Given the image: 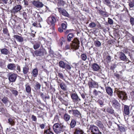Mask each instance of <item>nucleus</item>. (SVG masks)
<instances>
[{"mask_svg":"<svg viewBox=\"0 0 134 134\" xmlns=\"http://www.w3.org/2000/svg\"><path fill=\"white\" fill-rule=\"evenodd\" d=\"M118 127L119 130L121 132H123L125 131L126 128L122 126H120L119 125H118Z\"/></svg>","mask_w":134,"mask_h":134,"instance_id":"nucleus-30","label":"nucleus"},{"mask_svg":"<svg viewBox=\"0 0 134 134\" xmlns=\"http://www.w3.org/2000/svg\"><path fill=\"white\" fill-rule=\"evenodd\" d=\"M58 76L61 78H63V75L62 74L59 73L58 74Z\"/></svg>","mask_w":134,"mask_h":134,"instance_id":"nucleus-63","label":"nucleus"},{"mask_svg":"<svg viewBox=\"0 0 134 134\" xmlns=\"http://www.w3.org/2000/svg\"><path fill=\"white\" fill-rule=\"evenodd\" d=\"M129 5L130 8H133L134 7V2H130L129 4Z\"/></svg>","mask_w":134,"mask_h":134,"instance_id":"nucleus-49","label":"nucleus"},{"mask_svg":"<svg viewBox=\"0 0 134 134\" xmlns=\"http://www.w3.org/2000/svg\"><path fill=\"white\" fill-rule=\"evenodd\" d=\"M119 58L121 60L125 61L128 59L124 53L122 52H119Z\"/></svg>","mask_w":134,"mask_h":134,"instance_id":"nucleus-15","label":"nucleus"},{"mask_svg":"<svg viewBox=\"0 0 134 134\" xmlns=\"http://www.w3.org/2000/svg\"><path fill=\"white\" fill-rule=\"evenodd\" d=\"M117 94L118 97L122 100H125L127 99V94L125 92L118 91Z\"/></svg>","mask_w":134,"mask_h":134,"instance_id":"nucleus-5","label":"nucleus"},{"mask_svg":"<svg viewBox=\"0 0 134 134\" xmlns=\"http://www.w3.org/2000/svg\"><path fill=\"white\" fill-rule=\"evenodd\" d=\"M24 5L26 6H27L28 5V2L26 0H24Z\"/></svg>","mask_w":134,"mask_h":134,"instance_id":"nucleus-60","label":"nucleus"},{"mask_svg":"<svg viewBox=\"0 0 134 134\" xmlns=\"http://www.w3.org/2000/svg\"><path fill=\"white\" fill-rule=\"evenodd\" d=\"M92 70L94 71H97L100 69L99 66L97 64L94 63L93 64L92 66Z\"/></svg>","mask_w":134,"mask_h":134,"instance_id":"nucleus-14","label":"nucleus"},{"mask_svg":"<svg viewBox=\"0 0 134 134\" xmlns=\"http://www.w3.org/2000/svg\"><path fill=\"white\" fill-rule=\"evenodd\" d=\"M70 112L73 113V114L77 117H79L81 116L80 112L77 110H70Z\"/></svg>","mask_w":134,"mask_h":134,"instance_id":"nucleus-22","label":"nucleus"},{"mask_svg":"<svg viewBox=\"0 0 134 134\" xmlns=\"http://www.w3.org/2000/svg\"><path fill=\"white\" fill-rule=\"evenodd\" d=\"M81 97L83 99H85V96L82 93L81 94Z\"/></svg>","mask_w":134,"mask_h":134,"instance_id":"nucleus-64","label":"nucleus"},{"mask_svg":"<svg viewBox=\"0 0 134 134\" xmlns=\"http://www.w3.org/2000/svg\"><path fill=\"white\" fill-rule=\"evenodd\" d=\"M0 51L2 54L5 55H7L9 52L8 50L6 48L1 49Z\"/></svg>","mask_w":134,"mask_h":134,"instance_id":"nucleus-23","label":"nucleus"},{"mask_svg":"<svg viewBox=\"0 0 134 134\" xmlns=\"http://www.w3.org/2000/svg\"><path fill=\"white\" fill-rule=\"evenodd\" d=\"M12 92V94L15 96L16 97L18 95V92L14 90V88L13 87H10L8 88Z\"/></svg>","mask_w":134,"mask_h":134,"instance_id":"nucleus-20","label":"nucleus"},{"mask_svg":"<svg viewBox=\"0 0 134 134\" xmlns=\"http://www.w3.org/2000/svg\"><path fill=\"white\" fill-rule=\"evenodd\" d=\"M67 23L66 21H64L63 23L62 24V29H63L65 30V29L67 27ZM64 32L66 33V34L67 31L65 30Z\"/></svg>","mask_w":134,"mask_h":134,"instance_id":"nucleus-26","label":"nucleus"},{"mask_svg":"<svg viewBox=\"0 0 134 134\" xmlns=\"http://www.w3.org/2000/svg\"><path fill=\"white\" fill-rule=\"evenodd\" d=\"M3 33L4 34L7 35L8 36V38H10V35L9 33L8 32V30L7 28H4L3 29Z\"/></svg>","mask_w":134,"mask_h":134,"instance_id":"nucleus-34","label":"nucleus"},{"mask_svg":"<svg viewBox=\"0 0 134 134\" xmlns=\"http://www.w3.org/2000/svg\"><path fill=\"white\" fill-rule=\"evenodd\" d=\"M96 124L100 128H103V125L102 122L99 121H97L96 122Z\"/></svg>","mask_w":134,"mask_h":134,"instance_id":"nucleus-32","label":"nucleus"},{"mask_svg":"<svg viewBox=\"0 0 134 134\" xmlns=\"http://www.w3.org/2000/svg\"><path fill=\"white\" fill-rule=\"evenodd\" d=\"M21 9V6L19 5L15 6L12 9V12L14 13H16L19 11Z\"/></svg>","mask_w":134,"mask_h":134,"instance_id":"nucleus-10","label":"nucleus"},{"mask_svg":"<svg viewBox=\"0 0 134 134\" xmlns=\"http://www.w3.org/2000/svg\"><path fill=\"white\" fill-rule=\"evenodd\" d=\"M114 76H115L116 78L118 79H119L120 77V75L118 74L115 73L114 74Z\"/></svg>","mask_w":134,"mask_h":134,"instance_id":"nucleus-56","label":"nucleus"},{"mask_svg":"<svg viewBox=\"0 0 134 134\" xmlns=\"http://www.w3.org/2000/svg\"><path fill=\"white\" fill-rule=\"evenodd\" d=\"M76 124V122L75 120H72L70 123L71 127L72 128H74Z\"/></svg>","mask_w":134,"mask_h":134,"instance_id":"nucleus-38","label":"nucleus"},{"mask_svg":"<svg viewBox=\"0 0 134 134\" xmlns=\"http://www.w3.org/2000/svg\"><path fill=\"white\" fill-rule=\"evenodd\" d=\"M31 2L33 5L37 8H41L44 5L42 2L39 1H33Z\"/></svg>","mask_w":134,"mask_h":134,"instance_id":"nucleus-9","label":"nucleus"},{"mask_svg":"<svg viewBox=\"0 0 134 134\" xmlns=\"http://www.w3.org/2000/svg\"><path fill=\"white\" fill-rule=\"evenodd\" d=\"M74 35L73 34H69L68 35V41L70 42L72 40V43H70L71 47L74 50L78 49L80 47V41L76 38H73Z\"/></svg>","mask_w":134,"mask_h":134,"instance_id":"nucleus-1","label":"nucleus"},{"mask_svg":"<svg viewBox=\"0 0 134 134\" xmlns=\"http://www.w3.org/2000/svg\"><path fill=\"white\" fill-rule=\"evenodd\" d=\"M94 44L96 46L99 47L101 45V43L99 41L96 40L94 42Z\"/></svg>","mask_w":134,"mask_h":134,"instance_id":"nucleus-39","label":"nucleus"},{"mask_svg":"<svg viewBox=\"0 0 134 134\" xmlns=\"http://www.w3.org/2000/svg\"><path fill=\"white\" fill-rule=\"evenodd\" d=\"M71 97L72 99L75 100L77 101H79L81 100L79 98L76 94H72L71 95Z\"/></svg>","mask_w":134,"mask_h":134,"instance_id":"nucleus-21","label":"nucleus"},{"mask_svg":"<svg viewBox=\"0 0 134 134\" xmlns=\"http://www.w3.org/2000/svg\"><path fill=\"white\" fill-rule=\"evenodd\" d=\"M17 75L15 74H11L9 75L8 79L10 82H15L16 79Z\"/></svg>","mask_w":134,"mask_h":134,"instance_id":"nucleus-8","label":"nucleus"},{"mask_svg":"<svg viewBox=\"0 0 134 134\" xmlns=\"http://www.w3.org/2000/svg\"><path fill=\"white\" fill-rule=\"evenodd\" d=\"M94 92L96 96H98L101 94H102L101 92L99 91H97L96 90L94 91Z\"/></svg>","mask_w":134,"mask_h":134,"instance_id":"nucleus-43","label":"nucleus"},{"mask_svg":"<svg viewBox=\"0 0 134 134\" xmlns=\"http://www.w3.org/2000/svg\"><path fill=\"white\" fill-rule=\"evenodd\" d=\"M107 110L108 112L111 114H113L114 113L113 109L111 108H108L107 109Z\"/></svg>","mask_w":134,"mask_h":134,"instance_id":"nucleus-37","label":"nucleus"},{"mask_svg":"<svg viewBox=\"0 0 134 134\" xmlns=\"http://www.w3.org/2000/svg\"><path fill=\"white\" fill-rule=\"evenodd\" d=\"M130 22L132 26L134 25V18H131L130 19Z\"/></svg>","mask_w":134,"mask_h":134,"instance_id":"nucleus-48","label":"nucleus"},{"mask_svg":"<svg viewBox=\"0 0 134 134\" xmlns=\"http://www.w3.org/2000/svg\"><path fill=\"white\" fill-rule=\"evenodd\" d=\"M62 41L64 42V39L63 38H62L61 39L59 40V42L58 43L59 45L62 46V45L63 44V42Z\"/></svg>","mask_w":134,"mask_h":134,"instance_id":"nucleus-47","label":"nucleus"},{"mask_svg":"<svg viewBox=\"0 0 134 134\" xmlns=\"http://www.w3.org/2000/svg\"><path fill=\"white\" fill-rule=\"evenodd\" d=\"M108 22L109 23L110 25L112 24H113V20L110 18H108Z\"/></svg>","mask_w":134,"mask_h":134,"instance_id":"nucleus-51","label":"nucleus"},{"mask_svg":"<svg viewBox=\"0 0 134 134\" xmlns=\"http://www.w3.org/2000/svg\"><path fill=\"white\" fill-rule=\"evenodd\" d=\"M41 43L40 42H37L35 43L33 46L34 48L35 49H38L40 46Z\"/></svg>","mask_w":134,"mask_h":134,"instance_id":"nucleus-33","label":"nucleus"},{"mask_svg":"<svg viewBox=\"0 0 134 134\" xmlns=\"http://www.w3.org/2000/svg\"><path fill=\"white\" fill-rule=\"evenodd\" d=\"M58 3L60 5H63L64 4V2L63 0H60L58 2Z\"/></svg>","mask_w":134,"mask_h":134,"instance_id":"nucleus-52","label":"nucleus"},{"mask_svg":"<svg viewBox=\"0 0 134 134\" xmlns=\"http://www.w3.org/2000/svg\"><path fill=\"white\" fill-rule=\"evenodd\" d=\"M103 1L104 4L108 6L110 5V0H103Z\"/></svg>","mask_w":134,"mask_h":134,"instance_id":"nucleus-40","label":"nucleus"},{"mask_svg":"<svg viewBox=\"0 0 134 134\" xmlns=\"http://www.w3.org/2000/svg\"><path fill=\"white\" fill-rule=\"evenodd\" d=\"M130 106L125 105L124 107V114L126 115H129L130 114Z\"/></svg>","mask_w":134,"mask_h":134,"instance_id":"nucleus-11","label":"nucleus"},{"mask_svg":"<svg viewBox=\"0 0 134 134\" xmlns=\"http://www.w3.org/2000/svg\"><path fill=\"white\" fill-rule=\"evenodd\" d=\"M47 21L49 25H51L53 26H54L55 25L56 20L54 17L51 16L47 18Z\"/></svg>","mask_w":134,"mask_h":134,"instance_id":"nucleus-6","label":"nucleus"},{"mask_svg":"<svg viewBox=\"0 0 134 134\" xmlns=\"http://www.w3.org/2000/svg\"><path fill=\"white\" fill-rule=\"evenodd\" d=\"M32 75L34 77H36L38 75V70L37 69H34L32 72Z\"/></svg>","mask_w":134,"mask_h":134,"instance_id":"nucleus-29","label":"nucleus"},{"mask_svg":"<svg viewBox=\"0 0 134 134\" xmlns=\"http://www.w3.org/2000/svg\"><path fill=\"white\" fill-rule=\"evenodd\" d=\"M74 134H83L84 132L80 128L76 129L74 132Z\"/></svg>","mask_w":134,"mask_h":134,"instance_id":"nucleus-24","label":"nucleus"},{"mask_svg":"<svg viewBox=\"0 0 134 134\" xmlns=\"http://www.w3.org/2000/svg\"><path fill=\"white\" fill-rule=\"evenodd\" d=\"M32 25L36 27H41V26L40 23L37 24L36 23L34 22L33 23Z\"/></svg>","mask_w":134,"mask_h":134,"instance_id":"nucleus-42","label":"nucleus"},{"mask_svg":"<svg viewBox=\"0 0 134 134\" xmlns=\"http://www.w3.org/2000/svg\"><path fill=\"white\" fill-rule=\"evenodd\" d=\"M45 125L44 124H42L40 125V127L42 129H44V128Z\"/></svg>","mask_w":134,"mask_h":134,"instance_id":"nucleus-57","label":"nucleus"},{"mask_svg":"<svg viewBox=\"0 0 134 134\" xmlns=\"http://www.w3.org/2000/svg\"><path fill=\"white\" fill-rule=\"evenodd\" d=\"M31 53L32 54L33 56L35 57L36 56H42L44 55V53L46 52L45 50L43 48H40V49L38 50H36L34 52L33 50H31Z\"/></svg>","mask_w":134,"mask_h":134,"instance_id":"nucleus-3","label":"nucleus"},{"mask_svg":"<svg viewBox=\"0 0 134 134\" xmlns=\"http://www.w3.org/2000/svg\"><path fill=\"white\" fill-rule=\"evenodd\" d=\"M63 29L61 28L60 27L58 29V30L59 32H63Z\"/></svg>","mask_w":134,"mask_h":134,"instance_id":"nucleus-62","label":"nucleus"},{"mask_svg":"<svg viewBox=\"0 0 134 134\" xmlns=\"http://www.w3.org/2000/svg\"><path fill=\"white\" fill-rule=\"evenodd\" d=\"M112 105L113 107L118 109H119L120 107V104L117 100L115 99L113 100L112 101Z\"/></svg>","mask_w":134,"mask_h":134,"instance_id":"nucleus-7","label":"nucleus"},{"mask_svg":"<svg viewBox=\"0 0 134 134\" xmlns=\"http://www.w3.org/2000/svg\"><path fill=\"white\" fill-rule=\"evenodd\" d=\"M59 66L61 67L64 68L65 67V65L63 61H60L59 62Z\"/></svg>","mask_w":134,"mask_h":134,"instance_id":"nucleus-41","label":"nucleus"},{"mask_svg":"<svg viewBox=\"0 0 134 134\" xmlns=\"http://www.w3.org/2000/svg\"><path fill=\"white\" fill-rule=\"evenodd\" d=\"M98 103L101 105H104L103 102L100 100H99L98 101Z\"/></svg>","mask_w":134,"mask_h":134,"instance_id":"nucleus-54","label":"nucleus"},{"mask_svg":"<svg viewBox=\"0 0 134 134\" xmlns=\"http://www.w3.org/2000/svg\"><path fill=\"white\" fill-rule=\"evenodd\" d=\"M81 56V59L82 60L84 61L86 60L87 59V56L85 53L82 54Z\"/></svg>","mask_w":134,"mask_h":134,"instance_id":"nucleus-36","label":"nucleus"},{"mask_svg":"<svg viewBox=\"0 0 134 134\" xmlns=\"http://www.w3.org/2000/svg\"><path fill=\"white\" fill-rule=\"evenodd\" d=\"M31 118L32 120L34 121H36L37 120V118L34 115H32L31 116Z\"/></svg>","mask_w":134,"mask_h":134,"instance_id":"nucleus-53","label":"nucleus"},{"mask_svg":"<svg viewBox=\"0 0 134 134\" xmlns=\"http://www.w3.org/2000/svg\"><path fill=\"white\" fill-rule=\"evenodd\" d=\"M64 118L66 121H67V114H66L64 115Z\"/></svg>","mask_w":134,"mask_h":134,"instance_id":"nucleus-61","label":"nucleus"},{"mask_svg":"<svg viewBox=\"0 0 134 134\" xmlns=\"http://www.w3.org/2000/svg\"><path fill=\"white\" fill-rule=\"evenodd\" d=\"M96 24L93 22H92L89 25V26L91 28H93L96 26Z\"/></svg>","mask_w":134,"mask_h":134,"instance_id":"nucleus-45","label":"nucleus"},{"mask_svg":"<svg viewBox=\"0 0 134 134\" xmlns=\"http://www.w3.org/2000/svg\"><path fill=\"white\" fill-rule=\"evenodd\" d=\"M8 123L12 126L14 125L15 124V122L13 118H10L8 119Z\"/></svg>","mask_w":134,"mask_h":134,"instance_id":"nucleus-27","label":"nucleus"},{"mask_svg":"<svg viewBox=\"0 0 134 134\" xmlns=\"http://www.w3.org/2000/svg\"><path fill=\"white\" fill-rule=\"evenodd\" d=\"M88 84L90 87L91 88H96L98 86V83L97 82L92 81H89Z\"/></svg>","mask_w":134,"mask_h":134,"instance_id":"nucleus-12","label":"nucleus"},{"mask_svg":"<svg viewBox=\"0 0 134 134\" xmlns=\"http://www.w3.org/2000/svg\"><path fill=\"white\" fill-rule=\"evenodd\" d=\"M58 9L60 13L65 16H67V12L65 10L62 8H59Z\"/></svg>","mask_w":134,"mask_h":134,"instance_id":"nucleus-17","label":"nucleus"},{"mask_svg":"<svg viewBox=\"0 0 134 134\" xmlns=\"http://www.w3.org/2000/svg\"><path fill=\"white\" fill-rule=\"evenodd\" d=\"M0 111L2 113H4L5 112V109L3 108H0Z\"/></svg>","mask_w":134,"mask_h":134,"instance_id":"nucleus-59","label":"nucleus"},{"mask_svg":"<svg viewBox=\"0 0 134 134\" xmlns=\"http://www.w3.org/2000/svg\"><path fill=\"white\" fill-rule=\"evenodd\" d=\"M66 126L60 124H59L58 123H55L53 126V128L54 132L58 134L63 132Z\"/></svg>","mask_w":134,"mask_h":134,"instance_id":"nucleus-2","label":"nucleus"},{"mask_svg":"<svg viewBox=\"0 0 134 134\" xmlns=\"http://www.w3.org/2000/svg\"><path fill=\"white\" fill-rule=\"evenodd\" d=\"M44 133L46 134H54L52 132L48 130H46L44 131Z\"/></svg>","mask_w":134,"mask_h":134,"instance_id":"nucleus-50","label":"nucleus"},{"mask_svg":"<svg viewBox=\"0 0 134 134\" xmlns=\"http://www.w3.org/2000/svg\"><path fill=\"white\" fill-rule=\"evenodd\" d=\"M59 118L58 116V115H56L54 117V122H58L59 120Z\"/></svg>","mask_w":134,"mask_h":134,"instance_id":"nucleus-44","label":"nucleus"},{"mask_svg":"<svg viewBox=\"0 0 134 134\" xmlns=\"http://www.w3.org/2000/svg\"><path fill=\"white\" fill-rule=\"evenodd\" d=\"M1 100L5 105H7V104L9 102L8 98L5 97L3 98Z\"/></svg>","mask_w":134,"mask_h":134,"instance_id":"nucleus-25","label":"nucleus"},{"mask_svg":"<svg viewBox=\"0 0 134 134\" xmlns=\"http://www.w3.org/2000/svg\"><path fill=\"white\" fill-rule=\"evenodd\" d=\"M25 90L27 92L30 93L31 92V88L29 85L28 83L26 84L25 86Z\"/></svg>","mask_w":134,"mask_h":134,"instance_id":"nucleus-28","label":"nucleus"},{"mask_svg":"<svg viewBox=\"0 0 134 134\" xmlns=\"http://www.w3.org/2000/svg\"><path fill=\"white\" fill-rule=\"evenodd\" d=\"M41 87V85L40 83L36 82L35 86V88L36 90H40Z\"/></svg>","mask_w":134,"mask_h":134,"instance_id":"nucleus-31","label":"nucleus"},{"mask_svg":"<svg viewBox=\"0 0 134 134\" xmlns=\"http://www.w3.org/2000/svg\"><path fill=\"white\" fill-rule=\"evenodd\" d=\"M35 36V34H34V33H29V34H28V35H27V39L29 41H30V42H32L31 41L32 38L30 37H34Z\"/></svg>","mask_w":134,"mask_h":134,"instance_id":"nucleus-19","label":"nucleus"},{"mask_svg":"<svg viewBox=\"0 0 134 134\" xmlns=\"http://www.w3.org/2000/svg\"><path fill=\"white\" fill-rule=\"evenodd\" d=\"M106 60L107 63L110 62L111 61V60L110 57L109 55L107 56Z\"/></svg>","mask_w":134,"mask_h":134,"instance_id":"nucleus-46","label":"nucleus"},{"mask_svg":"<svg viewBox=\"0 0 134 134\" xmlns=\"http://www.w3.org/2000/svg\"><path fill=\"white\" fill-rule=\"evenodd\" d=\"M23 16L24 18L25 19H26V17L27 16V15L26 14V13L25 12H24L23 13Z\"/></svg>","mask_w":134,"mask_h":134,"instance_id":"nucleus-55","label":"nucleus"},{"mask_svg":"<svg viewBox=\"0 0 134 134\" xmlns=\"http://www.w3.org/2000/svg\"><path fill=\"white\" fill-rule=\"evenodd\" d=\"M90 130L91 131L93 134H102V132L98 130V128L96 126L91 125Z\"/></svg>","mask_w":134,"mask_h":134,"instance_id":"nucleus-4","label":"nucleus"},{"mask_svg":"<svg viewBox=\"0 0 134 134\" xmlns=\"http://www.w3.org/2000/svg\"><path fill=\"white\" fill-rule=\"evenodd\" d=\"M14 38L16 39V40L20 42H22L24 41V38L18 35H14L13 36Z\"/></svg>","mask_w":134,"mask_h":134,"instance_id":"nucleus-16","label":"nucleus"},{"mask_svg":"<svg viewBox=\"0 0 134 134\" xmlns=\"http://www.w3.org/2000/svg\"><path fill=\"white\" fill-rule=\"evenodd\" d=\"M105 90L107 93L110 96H112L113 95V89L110 87H105Z\"/></svg>","mask_w":134,"mask_h":134,"instance_id":"nucleus-13","label":"nucleus"},{"mask_svg":"<svg viewBox=\"0 0 134 134\" xmlns=\"http://www.w3.org/2000/svg\"><path fill=\"white\" fill-rule=\"evenodd\" d=\"M29 70V67L27 66H26L23 68V72L24 74H27Z\"/></svg>","mask_w":134,"mask_h":134,"instance_id":"nucleus-35","label":"nucleus"},{"mask_svg":"<svg viewBox=\"0 0 134 134\" xmlns=\"http://www.w3.org/2000/svg\"><path fill=\"white\" fill-rule=\"evenodd\" d=\"M41 14V13H40ZM37 17L38 18V19L40 20H42V19L41 18V17L40 15V13H38L37 14Z\"/></svg>","mask_w":134,"mask_h":134,"instance_id":"nucleus-58","label":"nucleus"},{"mask_svg":"<svg viewBox=\"0 0 134 134\" xmlns=\"http://www.w3.org/2000/svg\"><path fill=\"white\" fill-rule=\"evenodd\" d=\"M15 65L14 63H10L8 64L7 65L8 69L11 70H15Z\"/></svg>","mask_w":134,"mask_h":134,"instance_id":"nucleus-18","label":"nucleus"}]
</instances>
